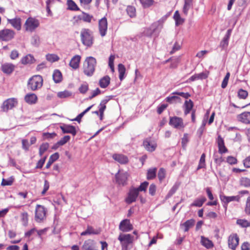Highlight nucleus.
Instances as JSON below:
<instances>
[{"label":"nucleus","instance_id":"1a4fd4ad","mask_svg":"<svg viewBox=\"0 0 250 250\" xmlns=\"http://www.w3.org/2000/svg\"><path fill=\"white\" fill-rule=\"evenodd\" d=\"M139 195V192L135 188H131L127 194V196L125 198V202L128 204H130L136 201Z\"/></svg>","mask_w":250,"mask_h":250},{"label":"nucleus","instance_id":"79ce46f5","mask_svg":"<svg viewBox=\"0 0 250 250\" xmlns=\"http://www.w3.org/2000/svg\"><path fill=\"white\" fill-rule=\"evenodd\" d=\"M118 71L119 73V79L120 81H122L124 79V75L125 72V67L122 63L118 64Z\"/></svg>","mask_w":250,"mask_h":250},{"label":"nucleus","instance_id":"f3484780","mask_svg":"<svg viewBox=\"0 0 250 250\" xmlns=\"http://www.w3.org/2000/svg\"><path fill=\"white\" fill-rule=\"evenodd\" d=\"M63 133H70L73 136H75L77 134V131L74 126L70 125L64 124L60 126Z\"/></svg>","mask_w":250,"mask_h":250},{"label":"nucleus","instance_id":"338daca9","mask_svg":"<svg viewBox=\"0 0 250 250\" xmlns=\"http://www.w3.org/2000/svg\"><path fill=\"white\" fill-rule=\"evenodd\" d=\"M227 162L230 165H234L237 163V159L234 157L229 156L227 158Z\"/></svg>","mask_w":250,"mask_h":250},{"label":"nucleus","instance_id":"a878e982","mask_svg":"<svg viewBox=\"0 0 250 250\" xmlns=\"http://www.w3.org/2000/svg\"><path fill=\"white\" fill-rule=\"evenodd\" d=\"M110 82V78L106 75L102 78L99 83V84L101 88H105L107 87Z\"/></svg>","mask_w":250,"mask_h":250},{"label":"nucleus","instance_id":"c03bdc74","mask_svg":"<svg viewBox=\"0 0 250 250\" xmlns=\"http://www.w3.org/2000/svg\"><path fill=\"white\" fill-rule=\"evenodd\" d=\"M72 93L68 90L59 92L57 93V96L61 99L66 98L70 97Z\"/></svg>","mask_w":250,"mask_h":250},{"label":"nucleus","instance_id":"c9c22d12","mask_svg":"<svg viewBox=\"0 0 250 250\" xmlns=\"http://www.w3.org/2000/svg\"><path fill=\"white\" fill-rule=\"evenodd\" d=\"M206 201V198L204 196H201L199 198L196 199L194 202L191 204L192 207H201L202 206L204 202Z\"/></svg>","mask_w":250,"mask_h":250},{"label":"nucleus","instance_id":"58836bf2","mask_svg":"<svg viewBox=\"0 0 250 250\" xmlns=\"http://www.w3.org/2000/svg\"><path fill=\"white\" fill-rule=\"evenodd\" d=\"M67 5L68 6L67 9L71 11H79V8L76 4V3L72 0H68L67 1Z\"/></svg>","mask_w":250,"mask_h":250},{"label":"nucleus","instance_id":"a19ab883","mask_svg":"<svg viewBox=\"0 0 250 250\" xmlns=\"http://www.w3.org/2000/svg\"><path fill=\"white\" fill-rule=\"evenodd\" d=\"M157 168H149L147 172V179L151 180L155 178L156 176Z\"/></svg>","mask_w":250,"mask_h":250},{"label":"nucleus","instance_id":"b1692460","mask_svg":"<svg viewBox=\"0 0 250 250\" xmlns=\"http://www.w3.org/2000/svg\"><path fill=\"white\" fill-rule=\"evenodd\" d=\"M8 22L10 23L13 27L18 30H20L21 29V19L20 18L8 19Z\"/></svg>","mask_w":250,"mask_h":250},{"label":"nucleus","instance_id":"72a5a7b5","mask_svg":"<svg viewBox=\"0 0 250 250\" xmlns=\"http://www.w3.org/2000/svg\"><path fill=\"white\" fill-rule=\"evenodd\" d=\"M59 158V154L58 152H56L53 154L51 155L48 160V161L46 165V168H49L51 165Z\"/></svg>","mask_w":250,"mask_h":250},{"label":"nucleus","instance_id":"39448f33","mask_svg":"<svg viewBox=\"0 0 250 250\" xmlns=\"http://www.w3.org/2000/svg\"><path fill=\"white\" fill-rule=\"evenodd\" d=\"M40 24L39 21L35 18L30 17L28 18L25 23L24 26L26 30L33 32Z\"/></svg>","mask_w":250,"mask_h":250},{"label":"nucleus","instance_id":"ddd939ff","mask_svg":"<svg viewBox=\"0 0 250 250\" xmlns=\"http://www.w3.org/2000/svg\"><path fill=\"white\" fill-rule=\"evenodd\" d=\"M169 124L170 125L177 129L184 128V123L182 118L178 117H171Z\"/></svg>","mask_w":250,"mask_h":250},{"label":"nucleus","instance_id":"37998d69","mask_svg":"<svg viewBox=\"0 0 250 250\" xmlns=\"http://www.w3.org/2000/svg\"><path fill=\"white\" fill-rule=\"evenodd\" d=\"M165 100L169 104H173L177 102H180L181 98L177 96L173 95L167 97Z\"/></svg>","mask_w":250,"mask_h":250},{"label":"nucleus","instance_id":"c85d7f7f","mask_svg":"<svg viewBox=\"0 0 250 250\" xmlns=\"http://www.w3.org/2000/svg\"><path fill=\"white\" fill-rule=\"evenodd\" d=\"M112 98V96L106 97L104 100H103L99 105V112L102 114V112H104L106 109V104L107 102L111 99Z\"/></svg>","mask_w":250,"mask_h":250},{"label":"nucleus","instance_id":"680f3d73","mask_svg":"<svg viewBox=\"0 0 250 250\" xmlns=\"http://www.w3.org/2000/svg\"><path fill=\"white\" fill-rule=\"evenodd\" d=\"M172 94L180 96L185 99H188L190 96V94L188 92H174L172 93Z\"/></svg>","mask_w":250,"mask_h":250},{"label":"nucleus","instance_id":"5fc2aeb1","mask_svg":"<svg viewBox=\"0 0 250 250\" xmlns=\"http://www.w3.org/2000/svg\"><path fill=\"white\" fill-rule=\"evenodd\" d=\"M83 18L82 21L86 22H90L91 20L93 19V17L92 15H90L85 12H82Z\"/></svg>","mask_w":250,"mask_h":250},{"label":"nucleus","instance_id":"9d476101","mask_svg":"<svg viewBox=\"0 0 250 250\" xmlns=\"http://www.w3.org/2000/svg\"><path fill=\"white\" fill-rule=\"evenodd\" d=\"M18 104V101L16 98H10L5 101L2 104V108L4 111H7L12 109Z\"/></svg>","mask_w":250,"mask_h":250},{"label":"nucleus","instance_id":"e2e57ef3","mask_svg":"<svg viewBox=\"0 0 250 250\" xmlns=\"http://www.w3.org/2000/svg\"><path fill=\"white\" fill-rule=\"evenodd\" d=\"M245 211L247 214H250V196L248 197L247 199Z\"/></svg>","mask_w":250,"mask_h":250},{"label":"nucleus","instance_id":"4be33fe9","mask_svg":"<svg viewBox=\"0 0 250 250\" xmlns=\"http://www.w3.org/2000/svg\"><path fill=\"white\" fill-rule=\"evenodd\" d=\"M81 57L80 55H75L71 60L69 65L74 69H76L79 67V64Z\"/></svg>","mask_w":250,"mask_h":250},{"label":"nucleus","instance_id":"0e129e2a","mask_svg":"<svg viewBox=\"0 0 250 250\" xmlns=\"http://www.w3.org/2000/svg\"><path fill=\"white\" fill-rule=\"evenodd\" d=\"M57 134L55 132H53L51 133H43V137L44 139H50L54 138L55 136H56Z\"/></svg>","mask_w":250,"mask_h":250},{"label":"nucleus","instance_id":"c756f323","mask_svg":"<svg viewBox=\"0 0 250 250\" xmlns=\"http://www.w3.org/2000/svg\"><path fill=\"white\" fill-rule=\"evenodd\" d=\"M183 12L186 16L188 15L189 10L192 7L193 0H184Z\"/></svg>","mask_w":250,"mask_h":250},{"label":"nucleus","instance_id":"cd10ccee","mask_svg":"<svg viewBox=\"0 0 250 250\" xmlns=\"http://www.w3.org/2000/svg\"><path fill=\"white\" fill-rule=\"evenodd\" d=\"M35 60L33 55L31 54H28L26 56L23 57L21 62L22 64H31L35 62Z\"/></svg>","mask_w":250,"mask_h":250},{"label":"nucleus","instance_id":"4d7b16f0","mask_svg":"<svg viewBox=\"0 0 250 250\" xmlns=\"http://www.w3.org/2000/svg\"><path fill=\"white\" fill-rule=\"evenodd\" d=\"M148 182L145 181L141 183L140 186L138 188H136V189H137L138 192L139 191H145L148 185Z\"/></svg>","mask_w":250,"mask_h":250},{"label":"nucleus","instance_id":"13d9d810","mask_svg":"<svg viewBox=\"0 0 250 250\" xmlns=\"http://www.w3.org/2000/svg\"><path fill=\"white\" fill-rule=\"evenodd\" d=\"M166 176V170L164 168H160L158 173V177L160 181H162Z\"/></svg>","mask_w":250,"mask_h":250},{"label":"nucleus","instance_id":"f8f14e48","mask_svg":"<svg viewBox=\"0 0 250 250\" xmlns=\"http://www.w3.org/2000/svg\"><path fill=\"white\" fill-rule=\"evenodd\" d=\"M239 238L237 234H231L228 238L229 247L232 250H235L239 244Z\"/></svg>","mask_w":250,"mask_h":250},{"label":"nucleus","instance_id":"f257e3e1","mask_svg":"<svg viewBox=\"0 0 250 250\" xmlns=\"http://www.w3.org/2000/svg\"><path fill=\"white\" fill-rule=\"evenodd\" d=\"M96 60L93 57H87L83 63V69L84 74L90 77L93 75L96 65Z\"/></svg>","mask_w":250,"mask_h":250},{"label":"nucleus","instance_id":"6e6552de","mask_svg":"<svg viewBox=\"0 0 250 250\" xmlns=\"http://www.w3.org/2000/svg\"><path fill=\"white\" fill-rule=\"evenodd\" d=\"M15 35L14 31L5 29L0 31V40L4 41H9L12 40Z\"/></svg>","mask_w":250,"mask_h":250},{"label":"nucleus","instance_id":"473e14b6","mask_svg":"<svg viewBox=\"0 0 250 250\" xmlns=\"http://www.w3.org/2000/svg\"><path fill=\"white\" fill-rule=\"evenodd\" d=\"M195 221L193 219H189L186 221L185 223L181 224V227H184V231H188L190 228L194 225Z\"/></svg>","mask_w":250,"mask_h":250},{"label":"nucleus","instance_id":"a18cd8bd","mask_svg":"<svg viewBox=\"0 0 250 250\" xmlns=\"http://www.w3.org/2000/svg\"><path fill=\"white\" fill-rule=\"evenodd\" d=\"M236 223L242 228L250 227V222L245 219H238Z\"/></svg>","mask_w":250,"mask_h":250},{"label":"nucleus","instance_id":"09e8293b","mask_svg":"<svg viewBox=\"0 0 250 250\" xmlns=\"http://www.w3.org/2000/svg\"><path fill=\"white\" fill-rule=\"evenodd\" d=\"M126 12L131 18H133L136 15V9L134 7L132 6H128L127 7Z\"/></svg>","mask_w":250,"mask_h":250},{"label":"nucleus","instance_id":"0eeeda50","mask_svg":"<svg viewBox=\"0 0 250 250\" xmlns=\"http://www.w3.org/2000/svg\"><path fill=\"white\" fill-rule=\"evenodd\" d=\"M118 239L120 241L122 246L127 247L129 244L132 243L134 237L130 234L121 233Z\"/></svg>","mask_w":250,"mask_h":250},{"label":"nucleus","instance_id":"f03ea898","mask_svg":"<svg viewBox=\"0 0 250 250\" xmlns=\"http://www.w3.org/2000/svg\"><path fill=\"white\" fill-rule=\"evenodd\" d=\"M82 43L87 47H91L94 41L93 32L87 28H82L80 34Z\"/></svg>","mask_w":250,"mask_h":250},{"label":"nucleus","instance_id":"20e7f679","mask_svg":"<svg viewBox=\"0 0 250 250\" xmlns=\"http://www.w3.org/2000/svg\"><path fill=\"white\" fill-rule=\"evenodd\" d=\"M47 209L43 206L37 205L35 211V220L38 223L43 222L46 218Z\"/></svg>","mask_w":250,"mask_h":250},{"label":"nucleus","instance_id":"864d4df0","mask_svg":"<svg viewBox=\"0 0 250 250\" xmlns=\"http://www.w3.org/2000/svg\"><path fill=\"white\" fill-rule=\"evenodd\" d=\"M46 58L50 62H55L59 60V57L55 54H48L46 56Z\"/></svg>","mask_w":250,"mask_h":250},{"label":"nucleus","instance_id":"bf43d9fd","mask_svg":"<svg viewBox=\"0 0 250 250\" xmlns=\"http://www.w3.org/2000/svg\"><path fill=\"white\" fill-rule=\"evenodd\" d=\"M88 90V85L87 83H85L81 84L79 88V91L82 94H85Z\"/></svg>","mask_w":250,"mask_h":250},{"label":"nucleus","instance_id":"4c0bfd02","mask_svg":"<svg viewBox=\"0 0 250 250\" xmlns=\"http://www.w3.org/2000/svg\"><path fill=\"white\" fill-rule=\"evenodd\" d=\"M99 233L98 230H95L92 227L88 226L87 229L81 233V235L84 236L90 234H98Z\"/></svg>","mask_w":250,"mask_h":250},{"label":"nucleus","instance_id":"423d86ee","mask_svg":"<svg viewBox=\"0 0 250 250\" xmlns=\"http://www.w3.org/2000/svg\"><path fill=\"white\" fill-rule=\"evenodd\" d=\"M240 198L241 197L239 195L227 196L224 194L220 195V200L223 203V207L226 210L227 208V206L229 203L232 201H237L239 202L240 201Z\"/></svg>","mask_w":250,"mask_h":250},{"label":"nucleus","instance_id":"dca6fc26","mask_svg":"<svg viewBox=\"0 0 250 250\" xmlns=\"http://www.w3.org/2000/svg\"><path fill=\"white\" fill-rule=\"evenodd\" d=\"M231 31V29L228 30L225 36L221 41L219 47H220L222 50H225L227 48Z\"/></svg>","mask_w":250,"mask_h":250},{"label":"nucleus","instance_id":"f704fd0d","mask_svg":"<svg viewBox=\"0 0 250 250\" xmlns=\"http://www.w3.org/2000/svg\"><path fill=\"white\" fill-rule=\"evenodd\" d=\"M184 106L185 107L184 113L187 115L192 110L193 106V103L191 100L186 101L184 103Z\"/></svg>","mask_w":250,"mask_h":250},{"label":"nucleus","instance_id":"393cba45","mask_svg":"<svg viewBox=\"0 0 250 250\" xmlns=\"http://www.w3.org/2000/svg\"><path fill=\"white\" fill-rule=\"evenodd\" d=\"M143 146L145 148L149 151L152 152L155 150L156 145L154 144H151L150 139L146 138L143 142Z\"/></svg>","mask_w":250,"mask_h":250},{"label":"nucleus","instance_id":"774afa93","mask_svg":"<svg viewBox=\"0 0 250 250\" xmlns=\"http://www.w3.org/2000/svg\"><path fill=\"white\" fill-rule=\"evenodd\" d=\"M31 43L35 46H38L40 43V38L38 36H34L32 38Z\"/></svg>","mask_w":250,"mask_h":250},{"label":"nucleus","instance_id":"603ef678","mask_svg":"<svg viewBox=\"0 0 250 250\" xmlns=\"http://www.w3.org/2000/svg\"><path fill=\"white\" fill-rule=\"evenodd\" d=\"M14 179L13 178V177H10L7 179H2L1 185L2 186H11L12 185L14 182Z\"/></svg>","mask_w":250,"mask_h":250},{"label":"nucleus","instance_id":"6ab92c4d","mask_svg":"<svg viewBox=\"0 0 250 250\" xmlns=\"http://www.w3.org/2000/svg\"><path fill=\"white\" fill-rule=\"evenodd\" d=\"M238 121L246 124H250V112H244L237 117Z\"/></svg>","mask_w":250,"mask_h":250},{"label":"nucleus","instance_id":"e433bc0d","mask_svg":"<svg viewBox=\"0 0 250 250\" xmlns=\"http://www.w3.org/2000/svg\"><path fill=\"white\" fill-rule=\"evenodd\" d=\"M53 79L55 83H59L62 80V75L60 71L55 70L53 74Z\"/></svg>","mask_w":250,"mask_h":250},{"label":"nucleus","instance_id":"9b49d317","mask_svg":"<svg viewBox=\"0 0 250 250\" xmlns=\"http://www.w3.org/2000/svg\"><path fill=\"white\" fill-rule=\"evenodd\" d=\"M128 173L126 172L119 171L115 175L116 182L120 185L124 186L126 184Z\"/></svg>","mask_w":250,"mask_h":250},{"label":"nucleus","instance_id":"7c9ffc66","mask_svg":"<svg viewBox=\"0 0 250 250\" xmlns=\"http://www.w3.org/2000/svg\"><path fill=\"white\" fill-rule=\"evenodd\" d=\"M84 250H98L96 249L93 244V241L90 240L85 241L82 247Z\"/></svg>","mask_w":250,"mask_h":250},{"label":"nucleus","instance_id":"7ed1b4c3","mask_svg":"<svg viewBox=\"0 0 250 250\" xmlns=\"http://www.w3.org/2000/svg\"><path fill=\"white\" fill-rule=\"evenodd\" d=\"M42 77L40 75H35L28 80L27 87L31 90L35 91L42 87Z\"/></svg>","mask_w":250,"mask_h":250},{"label":"nucleus","instance_id":"4468645a","mask_svg":"<svg viewBox=\"0 0 250 250\" xmlns=\"http://www.w3.org/2000/svg\"><path fill=\"white\" fill-rule=\"evenodd\" d=\"M107 29V21L106 18L104 17L99 21V30L102 37L105 36Z\"/></svg>","mask_w":250,"mask_h":250},{"label":"nucleus","instance_id":"2f4dec72","mask_svg":"<svg viewBox=\"0 0 250 250\" xmlns=\"http://www.w3.org/2000/svg\"><path fill=\"white\" fill-rule=\"evenodd\" d=\"M173 19L175 21V25L177 26L182 24L185 21V19L181 17L178 11L175 12Z\"/></svg>","mask_w":250,"mask_h":250},{"label":"nucleus","instance_id":"8fccbe9b","mask_svg":"<svg viewBox=\"0 0 250 250\" xmlns=\"http://www.w3.org/2000/svg\"><path fill=\"white\" fill-rule=\"evenodd\" d=\"M240 185L245 187H250V179L246 177H242L240 180Z\"/></svg>","mask_w":250,"mask_h":250},{"label":"nucleus","instance_id":"3c124183","mask_svg":"<svg viewBox=\"0 0 250 250\" xmlns=\"http://www.w3.org/2000/svg\"><path fill=\"white\" fill-rule=\"evenodd\" d=\"M70 139V136L69 135L64 136L59 141L56 143V146H63L68 142Z\"/></svg>","mask_w":250,"mask_h":250},{"label":"nucleus","instance_id":"412c9836","mask_svg":"<svg viewBox=\"0 0 250 250\" xmlns=\"http://www.w3.org/2000/svg\"><path fill=\"white\" fill-rule=\"evenodd\" d=\"M217 144L218 146V151L220 153L223 154L228 152V149L225 146L224 141L220 135L218 136Z\"/></svg>","mask_w":250,"mask_h":250},{"label":"nucleus","instance_id":"6e6d98bb","mask_svg":"<svg viewBox=\"0 0 250 250\" xmlns=\"http://www.w3.org/2000/svg\"><path fill=\"white\" fill-rule=\"evenodd\" d=\"M248 95V93L246 90L240 89L238 92V96L240 99H245Z\"/></svg>","mask_w":250,"mask_h":250},{"label":"nucleus","instance_id":"5701e85b","mask_svg":"<svg viewBox=\"0 0 250 250\" xmlns=\"http://www.w3.org/2000/svg\"><path fill=\"white\" fill-rule=\"evenodd\" d=\"M38 98L34 93H29L24 97L25 101L28 104H33L37 103Z\"/></svg>","mask_w":250,"mask_h":250},{"label":"nucleus","instance_id":"bb28decb","mask_svg":"<svg viewBox=\"0 0 250 250\" xmlns=\"http://www.w3.org/2000/svg\"><path fill=\"white\" fill-rule=\"evenodd\" d=\"M201 244L206 247L207 249H210L213 247V244L212 242L209 240L208 238H206L203 236L201 237Z\"/></svg>","mask_w":250,"mask_h":250},{"label":"nucleus","instance_id":"a211bd4d","mask_svg":"<svg viewBox=\"0 0 250 250\" xmlns=\"http://www.w3.org/2000/svg\"><path fill=\"white\" fill-rule=\"evenodd\" d=\"M113 159L122 165H125L128 163V157L122 154H114L112 156Z\"/></svg>","mask_w":250,"mask_h":250},{"label":"nucleus","instance_id":"052dcab7","mask_svg":"<svg viewBox=\"0 0 250 250\" xmlns=\"http://www.w3.org/2000/svg\"><path fill=\"white\" fill-rule=\"evenodd\" d=\"M141 3L144 8H147L153 3V0H140Z\"/></svg>","mask_w":250,"mask_h":250},{"label":"nucleus","instance_id":"ea45409f","mask_svg":"<svg viewBox=\"0 0 250 250\" xmlns=\"http://www.w3.org/2000/svg\"><path fill=\"white\" fill-rule=\"evenodd\" d=\"M93 105H94L93 104L88 107L83 112L79 114L75 119L71 120V121H77L78 123H80L81 121L82 118L84 116V114H85L87 112H88L91 109V108L93 107Z\"/></svg>","mask_w":250,"mask_h":250},{"label":"nucleus","instance_id":"69168bd1","mask_svg":"<svg viewBox=\"0 0 250 250\" xmlns=\"http://www.w3.org/2000/svg\"><path fill=\"white\" fill-rule=\"evenodd\" d=\"M156 190V186L155 184H152L150 185L149 188V193L151 196H154L155 194Z\"/></svg>","mask_w":250,"mask_h":250},{"label":"nucleus","instance_id":"de8ad7c7","mask_svg":"<svg viewBox=\"0 0 250 250\" xmlns=\"http://www.w3.org/2000/svg\"><path fill=\"white\" fill-rule=\"evenodd\" d=\"M21 221L24 226H26L28 222V214L26 212H22L21 214Z\"/></svg>","mask_w":250,"mask_h":250},{"label":"nucleus","instance_id":"aec40b11","mask_svg":"<svg viewBox=\"0 0 250 250\" xmlns=\"http://www.w3.org/2000/svg\"><path fill=\"white\" fill-rule=\"evenodd\" d=\"M15 66L12 63H5L1 65L2 71L6 74H11L14 70Z\"/></svg>","mask_w":250,"mask_h":250},{"label":"nucleus","instance_id":"2eb2a0df","mask_svg":"<svg viewBox=\"0 0 250 250\" xmlns=\"http://www.w3.org/2000/svg\"><path fill=\"white\" fill-rule=\"evenodd\" d=\"M133 228L130 220L127 219L122 221L119 225V229L123 232H128L133 229Z\"/></svg>","mask_w":250,"mask_h":250},{"label":"nucleus","instance_id":"49530a36","mask_svg":"<svg viewBox=\"0 0 250 250\" xmlns=\"http://www.w3.org/2000/svg\"><path fill=\"white\" fill-rule=\"evenodd\" d=\"M205 157L206 155L205 153H203L200 157L199 163L198 166L197 167V170H199L200 169L204 168L206 166L205 163Z\"/></svg>","mask_w":250,"mask_h":250}]
</instances>
